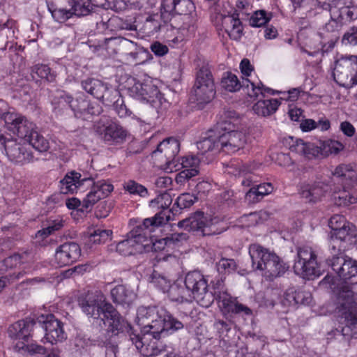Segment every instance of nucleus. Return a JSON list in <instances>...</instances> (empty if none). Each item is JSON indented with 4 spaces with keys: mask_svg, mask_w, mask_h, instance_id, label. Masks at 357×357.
<instances>
[{
    "mask_svg": "<svg viewBox=\"0 0 357 357\" xmlns=\"http://www.w3.org/2000/svg\"><path fill=\"white\" fill-rule=\"evenodd\" d=\"M112 102H114V109L119 117L126 118L130 116L131 112L126 107L120 95Z\"/></svg>",
    "mask_w": 357,
    "mask_h": 357,
    "instance_id": "603ef678",
    "label": "nucleus"
},
{
    "mask_svg": "<svg viewBox=\"0 0 357 357\" xmlns=\"http://www.w3.org/2000/svg\"><path fill=\"white\" fill-rule=\"evenodd\" d=\"M254 271H258L266 279L272 280L282 276L289 266L274 252L253 243L248 248Z\"/></svg>",
    "mask_w": 357,
    "mask_h": 357,
    "instance_id": "20e7f679",
    "label": "nucleus"
},
{
    "mask_svg": "<svg viewBox=\"0 0 357 357\" xmlns=\"http://www.w3.org/2000/svg\"><path fill=\"white\" fill-rule=\"evenodd\" d=\"M70 10L73 12V14H75L78 16L86 15L89 13V9L87 6L81 3V2H75L74 1V3H73V6H70Z\"/></svg>",
    "mask_w": 357,
    "mask_h": 357,
    "instance_id": "e2e57ef3",
    "label": "nucleus"
},
{
    "mask_svg": "<svg viewBox=\"0 0 357 357\" xmlns=\"http://www.w3.org/2000/svg\"><path fill=\"white\" fill-rule=\"evenodd\" d=\"M25 142L24 139L19 137L17 139L5 137L0 144L4 146L6 155L10 161L23 165L34 160L33 153L28 149Z\"/></svg>",
    "mask_w": 357,
    "mask_h": 357,
    "instance_id": "2eb2a0df",
    "label": "nucleus"
},
{
    "mask_svg": "<svg viewBox=\"0 0 357 357\" xmlns=\"http://www.w3.org/2000/svg\"><path fill=\"white\" fill-rule=\"evenodd\" d=\"M81 174L78 172L68 173L60 181V190L63 194L77 192L85 182H91L89 178L80 179Z\"/></svg>",
    "mask_w": 357,
    "mask_h": 357,
    "instance_id": "cd10ccee",
    "label": "nucleus"
},
{
    "mask_svg": "<svg viewBox=\"0 0 357 357\" xmlns=\"http://www.w3.org/2000/svg\"><path fill=\"white\" fill-rule=\"evenodd\" d=\"M243 84L245 86L247 93L250 97L258 98L260 95L263 97L266 93L274 94L275 91L269 88H265L260 82L255 83L254 81L243 79Z\"/></svg>",
    "mask_w": 357,
    "mask_h": 357,
    "instance_id": "4c0bfd02",
    "label": "nucleus"
},
{
    "mask_svg": "<svg viewBox=\"0 0 357 357\" xmlns=\"http://www.w3.org/2000/svg\"><path fill=\"white\" fill-rule=\"evenodd\" d=\"M280 105L277 99L259 100L253 105L252 109L257 115L266 116L275 112Z\"/></svg>",
    "mask_w": 357,
    "mask_h": 357,
    "instance_id": "f704fd0d",
    "label": "nucleus"
},
{
    "mask_svg": "<svg viewBox=\"0 0 357 357\" xmlns=\"http://www.w3.org/2000/svg\"><path fill=\"white\" fill-rule=\"evenodd\" d=\"M259 215L257 213H250L241 217L240 222L242 227H250L257 224Z\"/></svg>",
    "mask_w": 357,
    "mask_h": 357,
    "instance_id": "4d7b16f0",
    "label": "nucleus"
},
{
    "mask_svg": "<svg viewBox=\"0 0 357 357\" xmlns=\"http://www.w3.org/2000/svg\"><path fill=\"white\" fill-rule=\"evenodd\" d=\"M225 229V222L218 216L205 215L203 235H214Z\"/></svg>",
    "mask_w": 357,
    "mask_h": 357,
    "instance_id": "c9c22d12",
    "label": "nucleus"
},
{
    "mask_svg": "<svg viewBox=\"0 0 357 357\" xmlns=\"http://www.w3.org/2000/svg\"><path fill=\"white\" fill-rule=\"evenodd\" d=\"M272 18V14L264 10L255 11L250 19V24L252 26L260 27L265 25Z\"/></svg>",
    "mask_w": 357,
    "mask_h": 357,
    "instance_id": "ea45409f",
    "label": "nucleus"
},
{
    "mask_svg": "<svg viewBox=\"0 0 357 357\" xmlns=\"http://www.w3.org/2000/svg\"><path fill=\"white\" fill-rule=\"evenodd\" d=\"M167 296L172 302L190 303L195 300L199 305L208 307L214 301L212 291H208L207 280L199 271L188 273L185 278V286L172 284L167 290Z\"/></svg>",
    "mask_w": 357,
    "mask_h": 357,
    "instance_id": "f03ea898",
    "label": "nucleus"
},
{
    "mask_svg": "<svg viewBox=\"0 0 357 357\" xmlns=\"http://www.w3.org/2000/svg\"><path fill=\"white\" fill-rule=\"evenodd\" d=\"M151 282L157 288L167 294V290L172 284L166 278L154 272L151 276Z\"/></svg>",
    "mask_w": 357,
    "mask_h": 357,
    "instance_id": "de8ad7c7",
    "label": "nucleus"
},
{
    "mask_svg": "<svg viewBox=\"0 0 357 357\" xmlns=\"http://www.w3.org/2000/svg\"><path fill=\"white\" fill-rule=\"evenodd\" d=\"M330 12L331 17L335 20L326 24V29L328 31L337 24V20L351 21L357 18V7L354 6H342L340 1L334 3V5L330 8Z\"/></svg>",
    "mask_w": 357,
    "mask_h": 357,
    "instance_id": "bb28decb",
    "label": "nucleus"
},
{
    "mask_svg": "<svg viewBox=\"0 0 357 357\" xmlns=\"http://www.w3.org/2000/svg\"><path fill=\"white\" fill-rule=\"evenodd\" d=\"M127 87L130 96L142 102L150 103L156 109L165 103L154 81L149 77L142 79L130 77L127 80Z\"/></svg>",
    "mask_w": 357,
    "mask_h": 357,
    "instance_id": "6e6552de",
    "label": "nucleus"
},
{
    "mask_svg": "<svg viewBox=\"0 0 357 357\" xmlns=\"http://www.w3.org/2000/svg\"><path fill=\"white\" fill-rule=\"evenodd\" d=\"M222 130L223 133L219 132V142L221 150L228 153H233L242 149L246 144L245 134L236 129V126L230 122L225 121Z\"/></svg>",
    "mask_w": 357,
    "mask_h": 357,
    "instance_id": "4468645a",
    "label": "nucleus"
},
{
    "mask_svg": "<svg viewBox=\"0 0 357 357\" xmlns=\"http://www.w3.org/2000/svg\"><path fill=\"white\" fill-rule=\"evenodd\" d=\"M329 249L333 255H339L351 249L356 242L354 225L341 215H335L329 220Z\"/></svg>",
    "mask_w": 357,
    "mask_h": 357,
    "instance_id": "423d86ee",
    "label": "nucleus"
},
{
    "mask_svg": "<svg viewBox=\"0 0 357 357\" xmlns=\"http://www.w3.org/2000/svg\"><path fill=\"white\" fill-rule=\"evenodd\" d=\"M205 215L202 212H197L188 218L178 223V226L188 231H199L204 232Z\"/></svg>",
    "mask_w": 357,
    "mask_h": 357,
    "instance_id": "2f4dec72",
    "label": "nucleus"
},
{
    "mask_svg": "<svg viewBox=\"0 0 357 357\" xmlns=\"http://www.w3.org/2000/svg\"><path fill=\"white\" fill-rule=\"evenodd\" d=\"M167 220L160 214H156L153 218H146L139 225L136 231H132L127 239L119 242L116 246V251L122 255H130L144 252V248L149 247L147 234L153 232L155 228L164 224Z\"/></svg>",
    "mask_w": 357,
    "mask_h": 357,
    "instance_id": "39448f33",
    "label": "nucleus"
},
{
    "mask_svg": "<svg viewBox=\"0 0 357 357\" xmlns=\"http://www.w3.org/2000/svg\"><path fill=\"white\" fill-rule=\"evenodd\" d=\"M333 77L337 83L345 88L357 84V56H350L338 59L333 69Z\"/></svg>",
    "mask_w": 357,
    "mask_h": 357,
    "instance_id": "f8f14e48",
    "label": "nucleus"
},
{
    "mask_svg": "<svg viewBox=\"0 0 357 357\" xmlns=\"http://www.w3.org/2000/svg\"><path fill=\"white\" fill-rule=\"evenodd\" d=\"M81 255V250L75 243H67L60 245L55 252V261L60 266H68L76 261Z\"/></svg>",
    "mask_w": 357,
    "mask_h": 357,
    "instance_id": "5701e85b",
    "label": "nucleus"
},
{
    "mask_svg": "<svg viewBox=\"0 0 357 357\" xmlns=\"http://www.w3.org/2000/svg\"><path fill=\"white\" fill-rule=\"evenodd\" d=\"M102 199V197H100V193H98L95 187L93 186L82 202V208L86 210L90 208Z\"/></svg>",
    "mask_w": 357,
    "mask_h": 357,
    "instance_id": "09e8293b",
    "label": "nucleus"
},
{
    "mask_svg": "<svg viewBox=\"0 0 357 357\" xmlns=\"http://www.w3.org/2000/svg\"><path fill=\"white\" fill-rule=\"evenodd\" d=\"M222 26L230 38L237 40L241 38L243 26L238 17L234 15L225 17L222 20Z\"/></svg>",
    "mask_w": 357,
    "mask_h": 357,
    "instance_id": "7c9ffc66",
    "label": "nucleus"
},
{
    "mask_svg": "<svg viewBox=\"0 0 357 357\" xmlns=\"http://www.w3.org/2000/svg\"><path fill=\"white\" fill-rule=\"evenodd\" d=\"M83 89L98 99L112 102L119 96V92L115 87L99 79H87L82 83Z\"/></svg>",
    "mask_w": 357,
    "mask_h": 357,
    "instance_id": "a211bd4d",
    "label": "nucleus"
},
{
    "mask_svg": "<svg viewBox=\"0 0 357 357\" xmlns=\"http://www.w3.org/2000/svg\"><path fill=\"white\" fill-rule=\"evenodd\" d=\"M237 267L236 261L232 259H221L217 264V270L220 274L226 275L234 273Z\"/></svg>",
    "mask_w": 357,
    "mask_h": 357,
    "instance_id": "79ce46f5",
    "label": "nucleus"
},
{
    "mask_svg": "<svg viewBox=\"0 0 357 357\" xmlns=\"http://www.w3.org/2000/svg\"><path fill=\"white\" fill-rule=\"evenodd\" d=\"M123 188L130 195H138L142 197L148 196L147 189L144 185L132 180L126 182L123 184Z\"/></svg>",
    "mask_w": 357,
    "mask_h": 357,
    "instance_id": "a19ab883",
    "label": "nucleus"
},
{
    "mask_svg": "<svg viewBox=\"0 0 357 357\" xmlns=\"http://www.w3.org/2000/svg\"><path fill=\"white\" fill-rule=\"evenodd\" d=\"M65 224L66 220L63 218H57L53 220L47 227L38 231L36 237L46 238L52 233L63 228Z\"/></svg>",
    "mask_w": 357,
    "mask_h": 357,
    "instance_id": "58836bf2",
    "label": "nucleus"
},
{
    "mask_svg": "<svg viewBox=\"0 0 357 357\" xmlns=\"http://www.w3.org/2000/svg\"><path fill=\"white\" fill-rule=\"evenodd\" d=\"M200 160L195 155H187L181 158H178L176 161H168L166 164L161 165L160 167L166 172L171 173L173 172L183 171L191 172L195 170L197 175L199 173V165Z\"/></svg>",
    "mask_w": 357,
    "mask_h": 357,
    "instance_id": "393cba45",
    "label": "nucleus"
},
{
    "mask_svg": "<svg viewBox=\"0 0 357 357\" xmlns=\"http://www.w3.org/2000/svg\"><path fill=\"white\" fill-rule=\"evenodd\" d=\"M96 132L109 144L122 143L126 138L127 132L115 122L100 119L95 126Z\"/></svg>",
    "mask_w": 357,
    "mask_h": 357,
    "instance_id": "f3484780",
    "label": "nucleus"
},
{
    "mask_svg": "<svg viewBox=\"0 0 357 357\" xmlns=\"http://www.w3.org/2000/svg\"><path fill=\"white\" fill-rule=\"evenodd\" d=\"M38 322L43 324L45 333L44 339L52 344L66 339L62 323L52 314H41L38 318Z\"/></svg>",
    "mask_w": 357,
    "mask_h": 357,
    "instance_id": "6ab92c4d",
    "label": "nucleus"
},
{
    "mask_svg": "<svg viewBox=\"0 0 357 357\" xmlns=\"http://www.w3.org/2000/svg\"><path fill=\"white\" fill-rule=\"evenodd\" d=\"M302 92H303V90L301 87L294 88L290 89L288 92L282 93L281 99L287 101L294 102L298 99Z\"/></svg>",
    "mask_w": 357,
    "mask_h": 357,
    "instance_id": "bf43d9fd",
    "label": "nucleus"
},
{
    "mask_svg": "<svg viewBox=\"0 0 357 357\" xmlns=\"http://www.w3.org/2000/svg\"><path fill=\"white\" fill-rule=\"evenodd\" d=\"M112 234V232L109 229H90L87 233L86 244L91 247L93 245L105 243L111 238Z\"/></svg>",
    "mask_w": 357,
    "mask_h": 357,
    "instance_id": "72a5a7b5",
    "label": "nucleus"
},
{
    "mask_svg": "<svg viewBox=\"0 0 357 357\" xmlns=\"http://www.w3.org/2000/svg\"><path fill=\"white\" fill-rule=\"evenodd\" d=\"M33 74H36L40 78L46 79L48 82H52L54 79V75L50 70V68L46 65H36L32 70Z\"/></svg>",
    "mask_w": 357,
    "mask_h": 357,
    "instance_id": "8fccbe9b",
    "label": "nucleus"
},
{
    "mask_svg": "<svg viewBox=\"0 0 357 357\" xmlns=\"http://www.w3.org/2000/svg\"><path fill=\"white\" fill-rule=\"evenodd\" d=\"M111 295L114 302L121 305H130L136 298L135 292L123 285L113 288Z\"/></svg>",
    "mask_w": 357,
    "mask_h": 357,
    "instance_id": "473e14b6",
    "label": "nucleus"
},
{
    "mask_svg": "<svg viewBox=\"0 0 357 357\" xmlns=\"http://www.w3.org/2000/svg\"><path fill=\"white\" fill-rule=\"evenodd\" d=\"M215 88L212 75L206 67L201 68L197 75L192 97L198 105L211 102L215 97Z\"/></svg>",
    "mask_w": 357,
    "mask_h": 357,
    "instance_id": "9b49d317",
    "label": "nucleus"
},
{
    "mask_svg": "<svg viewBox=\"0 0 357 357\" xmlns=\"http://www.w3.org/2000/svg\"><path fill=\"white\" fill-rule=\"evenodd\" d=\"M0 118L4 121L7 130L10 133L24 139L36 151L45 153L49 150V140L36 130L33 123L22 115L14 112H7L1 114Z\"/></svg>",
    "mask_w": 357,
    "mask_h": 357,
    "instance_id": "7ed1b4c3",
    "label": "nucleus"
},
{
    "mask_svg": "<svg viewBox=\"0 0 357 357\" xmlns=\"http://www.w3.org/2000/svg\"><path fill=\"white\" fill-rule=\"evenodd\" d=\"M152 6L155 4L156 0H140L137 2L136 7L141 8L144 2ZM193 8V3L190 0H162L160 6V15L165 22L169 21L171 17L176 15H185ZM184 23L181 28L183 37H176V42L181 41L185 37L189 36L195 32V28L192 19L189 16H184Z\"/></svg>",
    "mask_w": 357,
    "mask_h": 357,
    "instance_id": "0eeeda50",
    "label": "nucleus"
},
{
    "mask_svg": "<svg viewBox=\"0 0 357 357\" xmlns=\"http://www.w3.org/2000/svg\"><path fill=\"white\" fill-rule=\"evenodd\" d=\"M24 349H25L30 354H43L45 353V349L36 344H26Z\"/></svg>",
    "mask_w": 357,
    "mask_h": 357,
    "instance_id": "338daca9",
    "label": "nucleus"
},
{
    "mask_svg": "<svg viewBox=\"0 0 357 357\" xmlns=\"http://www.w3.org/2000/svg\"><path fill=\"white\" fill-rule=\"evenodd\" d=\"M219 141V132L216 131H209L207 136L197 142L198 150L202 153L208 152H218L221 150Z\"/></svg>",
    "mask_w": 357,
    "mask_h": 357,
    "instance_id": "c85d7f7f",
    "label": "nucleus"
},
{
    "mask_svg": "<svg viewBox=\"0 0 357 357\" xmlns=\"http://www.w3.org/2000/svg\"><path fill=\"white\" fill-rule=\"evenodd\" d=\"M59 104L62 105L63 106H68L70 108H71L72 110L75 112V115L77 117H81V115H79L80 112L77 105V101L75 100L70 95H61L59 98Z\"/></svg>",
    "mask_w": 357,
    "mask_h": 357,
    "instance_id": "3c124183",
    "label": "nucleus"
},
{
    "mask_svg": "<svg viewBox=\"0 0 357 357\" xmlns=\"http://www.w3.org/2000/svg\"><path fill=\"white\" fill-rule=\"evenodd\" d=\"M197 197L190 193H183L178 197L176 204L181 208H185L190 207L197 200Z\"/></svg>",
    "mask_w": 357,
    "mask_h": 357,
    "instance_id": "864d4df0",
    "label": "nucleus"
},
{
    "mask_svg": "<svg viewBox=\"0 0 357 357\" xmlns=\"http://www.w3.org/2000/svg\"><path fill=\"white\" fill-rule=\"evenodd\" d=\"M195 176H197L195 170L192 169L191 172L182 170L176 175L175 181L177 184L183 185L188 180Z\"/></svg>",
    "mask_w": 357,
    "mask_h": 357,
    "instance_id": "052dcab7",
    "label": "nucleus"
},
{
    "mask_svg": "<svg viewBox=\"0 0 357 357\" xmlns=\"http://www.w3.org/2000/svg\"><path fill=\"white\" fill-rule=\"evenodd\" d=\"M151 50L158 56H164L168 52V47L158 42L153 43L151 46Z\"/></svg>",
    "mask_w": 357,
    "mask_h": 357,
    "instance_id": "69168bd1",
    "label": "nucleus"
},
{
    "mask_svg": "<svg viewBox=\"0 0 357 357\" xmlns=\"http://www.w3.org/2000/svg\"><path fill=\"white\" fill-rule=\"evenodd\" d=\"M343 149L344 145L341 142L333 139L321 141L319 146H316L313 143L298 139L290 147L291 152L307 159H312L319 155L327 156L330 154H336Z\"/></svg>",
    "mask_w": 357,
    "mask_h": 357,
    "instance_id": "1a4fd4ad",
    "label": "nucleus"
},
{
    "mask_svg": "<svg viewBox=\"0 0 357 357\" xmlns=\"http://www.w3.org/2000/svg\"><path fill=\"white\" fill-rule=\"evenodd\" d=\"M273 186L271 183H264L252 188L245 195V199L249 202H257L264 196L271 194L273 191Z\"/></svg>",
    "mask_w": 357,
    "mask_h": 357,
    "instance_id": "e433bc0d",
    "label": "nucleus"
},
{
    "mask_svg": "<svg viewBox=\"0 0 357 357\" xmlns=\"http://www.w3.org/2000/svg\"><path fill=\"white\" fill-rule=\"evenodd\" d=\"M222 87L226 90L234 92L238 91L241 85L236 75L229 73L222 79Z\"/></svg>",
    "mask_w": 357,
    "mask_h": 357,
    "instance_id": "c03bdc74",
    "label": "nucleus"
},
{
    "mask_svg": "<svg viewBox=\"0 0 357 357\" xmlns=\"http://www.w3.org/2000/svg\"><path fill=\"white\" fill-rule=\"evenodd\" d=\"M20 255L15 254L4 259L3 264L5 266V270L8 271L17 268L20 264Z\"/></svg>",
    "mask_w": 357,
    "mask_h": 357,
    "instance_id": "13d9d810",
    "label": "nucleus"
},
{
    "mask_svg": "<svg viewBox=\"0 0 357 357\" xmlns=\"http://www.w3.org/2000/svg\"><path fill=\"white\" fill-rule=\"evenodd\" d=\"M48 8H70L74 0H46Z\"/></svg>",
    "mask_w": 357,
    "mask_h": 357,
    "instance_id": "680f3d73",
    "label": "nucleus"
},
{
    "mask_svg": "<svg viewBox=\"0 0 357 357\" xmlns=\"http://www.w3.org/2000/svg\"><path fill=\"white\" fill-rule=\"evenodd\" d=\"M35 322L31 319L20 320L12 324L8 330L9 337L17 341L15 347L19 351L24 349L33 329Z\"/></svg>",
    "mask_w": 357,
    "mask_h": 357,
    "instance_id": "aec40b11",
    "label": "nucleus"
},
{
    "mask_svg": "<svg viewBox=\"0 0 357 357\" xmlns=\"http://www.w3.org/2000/svg\"><path fill=\"white\" fill-rule=\"evenodd\" d=\"M241 71L243 76L249 77L253 71V67L248 59H244L240 63Z\"/></svg>",
    "mask_w": 357,
    "mask_h": 357,
    "instance_id": "774afa93",
    "label": "nucleus"
},
{
    "mask_svg": "<svg viewBox=\"0 0 357 357\" xmlns=\"http://www.w3.org/2000/svg\"><path fill=\"white\" fill-rule=\"evenodd\" d=\"M334 257L331 260L333 271L340 279L349 280L357 276V261L347 257Z\"/></svg>",
    "mask_w": 357,
    "mask_h": 357,
    "instance_id": "412c9836",
    "label": "nucleus"
},
{
    "mask_svg": "<svg viewBox=\"0 0 357 357\" xmlns=\"http://www.w3.org/2000/svg\"><path fill=\"white\" fill-rule=\"evenodd\" d=\"M300 303H303L300 300L299 296L296 295V292L292 289H289L286 291L284 296L282 303L284 305L294 306Z\"/></svg>",
    "mask_w": 357,
    "mask_h": 357,
    "instance_id": "6e6d98bb",
    "label": "nucleus"
},
{
    "mask_svg": "<svg viewBox=\"0 0 357 357\" xmlns=\"http://www.w3.org/2000/svg\"><path fill=\"white\" fill-rule=\"evenodd\" d=\"M332 197L335 204L338 206H349L357 202V190L354 189L342 190L334 189L332 192Z\"/></svg>",
    "mask_w": 357,
    "mask_h": 357,
    "instance_id": "c756f323",
    "label": "nucleus"
},
{
    "mask_svg": "<svg viewBox=\"0 0 357 357\" xmlns=\"http://www.w3.org/2000/svg\"><path fill=\"white\" fill-rule=\"evenodd\" d=\"M294 269L296 274L308 280L321 275V270L317 262V255L311 248H303L298 251V259Z\"/></svg>",
    "mask_w": 357,
    "mask_h": 357,
    "instance_id": "ddd939ff",
    "label": "nucleus"
},
{
    "mask_svg": "<svg viewBox=\"0 0 357 357\" xmlns=\"http://www.w3.org/2000/svg\"><path fill=\"white\" fill-rule=\"evenodd\" d=\"M332 174L337 178H344L345 179H352L355 176V172L350 165H340L334 171Z\"/></svg>",
    "mask_w": 357,
    "mask_h": 357,
    "instance_id": "49530a36",
    "label": "nucleus"
},
{
    "mask_svg": "<svg viewBox=\"0 0 357 357\" xmlns=\"http://www.w3.org/2000/svg\"><path fill=\"white\" fill-rule=\"evenodd\" d=\"M180 144L178 140L174 138H169L160 142L156 150L153 151L152 156L156 160H165L166 164L168 161H176V155L178 153Z\"/></svg>",
    "mask_w": 357,
    "mask_h": 357,
    "instance_id": "a878e982",
    "label": "nucleus"
},
{
    "mask_svg": "<svg viewBox=\"0 0 357 357\" xmlns=\"http://www.w3.org/2000/svg\"><path fill=\"white\" fill-rule=\"evenodd\" d=\"M213 294L218 299L219 307L224 313H235L242 315H252V310L246 305L240 303L236 298H232L223 290V281L219 280L214 286Z\"/></svg>",
    "mask_w": 357,
    "mask_h": 357,
    "instance_id": "dca6fc26",
    "label": "nucleus"
},
{
    "mask_svg": "<svg viewBox=\"0 0 357 357\" xmlns=\"http://www.w3.org/2000/svg\"><path fill=\"white\" fill-rule=\"evenodd\" d=\"M93 186L102 199L107 197L114 190V186L110 183L104 181L96 182Z\"/></svg>",
    "mask_w": 357,
    "mask_h": 357,
    "instance_id": "5fc2aeb1",
    "label": "nucleus"
},
{
    "mask_svg": "<svg viewBox=\"0 0 357 357\" xmlns=\"http://www.w3.org/2000/svg\"><path fill=\"white\" fill-rule=\"evenodd\" d=\"M160 27V24L158 21V15L154 14L146 18L143 25V31L147 35H151L158 31Z\"/></svg>",
    "mask_w": 357,
    "mask_h": 357,
    "instance_id": "37998d69",
    "label": "nucleus"
},
{
    "mask_svg": "<svg viewBox=\"0 0 357 357\" xmlns=\"http://www.w3.org/2000/svg\"><path fill=\"white\" fill-rule=\"evenodd\" d=\"M53 18L59 22H64L73 15V12L69 8H48Z\"/></svg>",
    "mask_w": 357,
    "mask_h": 357,
    "instance_id": "a18cd8bd",
    "label": "nucleus"
},
{
    "mask_svg": "<svg viewBox=\"0 0 357 357\" xmlns=\"http://www.w3.org/2000/svg\"><path fill=\"white\" fill-rule=\"evenodd\" d=\"M335 305L337 312L349 324H357V293L347 286L340 287L336 293Z\"/></svg>",
    "mask_w": 357,
    "mask_h": 357,
    "instance_id": "9d476101",
    "label": "nucleus"
},
{
    "mask_svg": "<svg viewBox=\"0 0 357 357\" xmlns=\"http://www.w3.org/2000/svg\"><path fill=\"white\" fill-rule=\"evenodd\" d=\"M82 312L93 319V323L106 328L113 335L127 332L130 340L144 356L160 354L165 350L157 340L172 333L183 327V324L174 318L162 307H140L137 310V324L142 336L133 333L130 325L120 316L100 292L89 294L79 299Z\"/></svg>",
    "mask_w": 357,
    "mask_h": 357,
    "instance_id": "f257e3e1",
    "label": "nucleus"
},
{
    "mask_svg": "<svg viewBox=\"0 0 357 357\" xmlns=\"http://www.w3.org/2000/svg\"><path fill=\"white\" fill-rule=\"evenodd\" d=\"M187 234L184 233L173 234L171 236L165 237L158 240H153L152 238H148L149 241L144 242L149 243V247L144 248V252L149 251H162L166 250L169 252L176 247H178L179 243L183 241L187 240Z\"/></svg>",
    "mask_w": 357,
    "mask_h": 357,
    "instance_id": "4be33fe9",
    "label": "nucleus"
},
{
    "mask_svg": "<svg viewBox=\"0 0 357 357\" xmlns=\"http://www.w3.org/2000/svg\"><path fill=\"white\" fill-rule=\"evenodd\" d=\"M275 160L277 163L284 167H290L293 165V162L290 156L286 153H278L276 156Z\"/></svg>",
    "mask_w": 357,
    "mask_h": 357,
    "instance_id": "0e129e2a",
    "label": "nucleus"
},
{
    "mask_svg": "<svg viewBox=\"0 0 357 357\" xmlns=\"http://www.w3.org/2000/svg\"><path fill=\"white\" fill-rule=\"evenodd\" d=\"M332 191L331 186L324 182H315L312 184L304 183L301 186L300 193L308 202H317Z\"/></svg>",
    "mask_w": 357,
    "mask_h": 357,
    "instance_id": "b1692460",
    "label": "nucleus"
}]
</instances>
